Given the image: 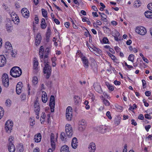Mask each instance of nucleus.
Wrapping results in <instances>:
<instances>
[{
	"label": "nucleus",
	"instance_id": "20",
	"mask_svg": "<svg viewBox=\"0 0 152 152\" xmlns=\"http://www.w3.org/2000/svg\"><path fill=\"white\" fill-rule=\"evenodd\" d=\"M33 62V69L36 71H37L38 69L37 66L38 65L39 62L36 58H34Z\"/></svg>",
	"mask_w": 152,
	"mask_h": 152
},
{
	"label": "nucleus",
	"instance_id": "21",
	"mask_svg": "<svg viewBox=\"0 0 152 152\" xmlns=\"http://www.w3.org/2000/svg\"><path fill=\"white\" fill-rule=\"evenodd\" d=\"M41 135L40 133H38L37 135H35L34 137V140L35 142H40L41 140Z\"/></svg>",
	"mask_w": 152,
	"mask_h": 152
},
{
	"label": "nucleus",
	"instance_id": "37",
	"mask_svg": "<svg viewBox=\"0 0 152 152\" xmlns=\"http://www.w3.org/2000/svg\"><path fill=\"white\" fill-rule=\"evenodd\" d=\"M80 99V97L77 96H75L74 97V100L75 103L76 104H77L79 103L78 100Z\"/></svg>",
	"mask_w": 152,
	"mask_h": 152
},
{
	"label": "nucleus",
	"instance_id": "51",
	"mask_svg": "<svg viewBox=\"0 0 152 152\" xmlns=\"http://www.w3.org/2000/svg\"><path fill=\"white\" fill-rule=\"evenodd\" d=\"M151 126L150 125H148L147 126H145V128L147 131L148 132L149 129L151 128Z\"/></svg>",
	"mask_w": 152,
	"mask_h": 152
},
{
	"label": "nucleus",
	"instance_id": "17",
	"mask_svg": "<svg viewBox=\"0 0 152 152\" xmlns=\"http://www.w3.org/2000/svg\"><path fill=\"white\" fill-rule=\"evenodd\" d=\"M41 36L40 33L37 34L36 37L35 43L36 45H38L40 43L41 40Z\"/></svg>",
	"mask_w": 152,
	"mask_h": 152
},
{
	"label": "nucleus",
	"instance_id": "11",
	"mask_svg": "<svg viewBox=\"0 0 152 152\" xmlns=\"http://www.w3.org/2000/svg\"><path fill=\"white\" fill-rule=\"evenodd\" d=\"M6 62V60L5 56L3 55H0V67L4 66Z\"/></svg>",
	"mask_w": 152,
	"mask_h": 152
},
{
	"label": "nucleus",
	"instance_id": "63",
	"mask_svg": "<svg viewBox=\"0 0 152 152\" xmlns=\"http://www.w3.org/2000/svg\"><path fill=\"white\" fill-rule=\"evenodd\" d=\"M109 55L110 57L113 60H115V57L113 54L110 53L109 54Z\"/></svg>",
	"mask_w": 152,
	"mask_h": 152
},
{
	"label": "nucleus",
	"instance_id": "64",
	"mask_svg": "<svg viewBox=\"0 0 152 152\" xmlns=\"http://www.w3.org/2000/svg\"><path fill=\"white\" fill-rule=\"evenodd\" d=\"M92 14L93 16L97 17L98 16V15L97 14V13L96 12H93Z\"/></svg>",
	"mask_w": 152,
	"mask_h": 152
},
{
	"label": "nucleus",
	"instance_id": "42",
	"mask_svg": "<svg viewBox=\"0 0 152 152\" xmlns=\"http://www.w3.org/2000/svg\"><path fill=\"white\" fill-rule=\"evenodd\" d=\"M66 137L65 133L64 132H62L61 134V139L63 141L65 139V137Z\"/></svg>",
	"mask_w": 152,
	"mask_h": 152
},
{
	"label": "nucleus",
	"instance_id": "52",
	"mask_svg": "<svg viewBox=\"0 0 152 152\" xmlns=\"http://www.w3.org/2000/svg\"><path fill=\"white\" fill-rule=\"evenodd\" d=\"M138 118L139 119H140L141 120H142L144 118V117L142 114H140L138 116Z\"/></svg>",
	"mask_w": 152,
	"mask_h": 152
},
{
	"label": "nucleus",
	"instance_id": "39",
	"mask_svg": "<svg viewBox=\"0 0 152 152\" xmlns=\"http://www.w3.org/2000/svg\"><path fill=\"white\" fill-rule=\"evenodd\" d=\"M50 30L49 28H48V30L47 32L46 33V37L47 38V39H49L50 37Z\"/></svg>",
	"mask_w": 152,
	"mask_h": 152
},
{
	"label": "nucleus",
	"instance_id": "54",
	"mask_svg": "<svg viewBox=\"0 0 152 152\" xmlns=\"http://www.w3.org/2000/svg\"><path fill=\"white\" fill-rule=\"evenodd\" d=\"M13 139L14 138L13 137H12V136L10 137L9 139V143H13L12 142V141H13Z\"/></svg>",
	"mask_w": 152,
	"mask_h": 152
},
{
	"label": "nucleus",
	"instance_id": "44",
	"mask_svg": "<svg viewBox=\"0 0 152 152\" xmlns=\"http://www.w3.org/2000/svg\"><path fill=\"white\" fill-rule=\"evenodd\" d=\"M107 86L108 87L109 90L111 91H113V90L114 89V88L111 85H110L109 84H108V85H107Z\"/></svg>",
	"mask_w": 152,
	"mask_h": 152
},
{
	"label": "nucleus",
	"instance_id": "34",
	"mask_svg": "<svg viewBox=\"0 0 152 152\" xmlns=\"http://www.w3.org/2000/svg\"><path fill=\"white\" fill-rule=\"evenodd\" d=\"M134 56L132 54H131L128 57L129 60L131 61L132 62H133L134 61Z\"/></svg>",
	"mask_w": 152,
	"mask_h": 152
},
{
	"label": "nucleus",
	"instance_id": "28",
	"mask_svg": "<svg viewBox=\"0 0 152 152\" xmlns=\"http://www.w3.org/2000/svg\"><path fill=\"white\" fill-rule=\"evenodd\" d=\"M86 122L85 120H82L79 122V125H81L84 126L83 127H82V129H84V126L86 124Z\"/></svg>",
	"mask_w": 152,
	"mask_h": 152
},
{
	"label": "nucleus",
	"instance_id": "26",
	"mask_svg": "<svg viewBox=\"0 0 152 152\" xmlns=\"http://www.w3.org/2000/svg\"><path fill=\"white\" fill-rule=\"evenodd\" d=\"M47 26L46 23L44 18H42L41 21V27L42 29L45 28Z\"/></svg>",
	"mask_w": 152,
	"mask_h": 152
},
{
	"label": "nucleus",
	"instance_id": "48",
	"mask_svg": "<svg viewBox=\"0 0 152 152\" xmlns=\"http://www.w3.org/2000/svg\"><path fill=\"white\" fill-rule=\"evenodd\" d=\"M142 83L143 87L144 88L146 87V82L144 80H142Z\"/></svg>",
	"mask_w": 152,
	"mask_h": 152
},
{
	"label": "nucleus",
	"instance_id": "31",
	"mask_svg": "<svg viewBox=\"0 0 152 152\" xmlns=\"http://www.w3.org/2000/svg\"><path fill=\"white\" fill-rule=\"evenodd\" d=\"M72 108L71 107L69 106L67 107L66 109V113H69V114H72Z\"/></svg>",
	"mask_w": 152,
	"mask_h": 152
},
{
	"label": "nucleus",
	"instance_id": "32",
	"mask_svg": "<svg viewBox=\"0 0 152 152\" xmlns=\"http://www.w3.org/2000/svg\"><path fill=\"white\" fill-rule=\"evenodd\" d=\"M32 82L33 84L35 85L36 84H37L38 83V79L37 77H34L33 78V80H32Z\"/></svg>",
	"mask_w": 152,
	"mask_h": 152
},
{
	"label": "nucleus",
	"instance_id": "3",
	"mask_svg": "<svg viewBox=\"0 0 152 152\" xmlns=\"http://www.w3.org/2000/svg\"><path fill=\"white\" fill-rule=\"evenodd\" d=\"M3 85L6 87L8 86L9 80L8 75L6 73L4 74L2 77Z\"/></svg>",
	"mask_w": 152,
	"mask_h": 152
},
{
	"label": "nucleus",
	"instance_id": "57",
	"mask_svg": "<svg viewBox=\"0 0 152 152\" xmlns=\"http://www.w3.org/2000/svg\"><path fill=\"white\" fill-rule=\"evenodd\" d=\"M39 55L40 56V58H43V51H41V52H39Z\"/></svg>",
	"mask_w": 152,
	"mask_h": 152
},
{
	"label": "nucleus",
	"instance_id": "10",
	"mask_svg": "<svg viewBox=\"0 0 152 152\" xmlns=\"http://www.w3.org/2000/svg\"><path fill=\"white\" fill-rule=\"evenodd\" d=\"M21 12L23 16L25 18H27L29 16V12L26 8H23L21 10Z\"/></svg>",
	"mask_w": 152,
	"mask_h": 152
},
{
	"label": "nucleus",
	"instance_id": "2",
	"mask_svg": "<svg viewBox=\"0 0 152 152\" xmlns=\"http://www.w3.org/2000/svg\"><path fill=\"white\" fill-rule=\"evenodd\" d=\"M44 67L43 68V72L44 74H46V79H48L51 75L52 72L51 67L48 64V62L46 63L44 61Z\"/></svg>",
	"mask_w": 152,
	"mask_h": 152
},
{
	"label": "nucleus",
	"instance_id": "14",
	"mask_svg": "<svg viewBox=\"0 0 152 152\" xmlns=\"http://www.w3.org/2000/svg\"><path fill=\"white\" fill-rule=\"evenodd\" d=\"M50 141L51 145L53 149H55V136L53 134L51 133L50 135Z\"/></svg>",
	"mask_w": 152,
	"mask_h": 152
},
{
	"label": "nucleus",
	"instance_id": "29",
	"mask_svg": "<svg viewBox=\"0 0 152 152\" xmlns=\"http://www.w3.org/2000/svg\"><path fill=\"white\" fill-rule=\"evenodd\" d=\"M6 28L7 31H10L12 29V25L9 23H7L6 24Z\"/></svg>",
	"mask_w": 152,
	"mask_h": 152
},
{
	"label": "nucleus",
	"instance_id": "33",
	"mask_svg": "<svg viewBox=\"0 0 152 152\" xmlns=\"http://www.w3.org/2000/svg\"><path fill=\"white\" fill-rule=\"evenodd\" d=\"M102 15H101V17H102L101 20H103L104 22H107V20L106 19L107 17L106 15L104 14H102Z\"/></svg>",
	"mask_w": 152,
	"mask_h": 152
},
{
	"label": "nucleus",
	"instance_id": "35",
	"mask_svg": "<svg viewBox=\"0 0 152 152\" xmlns=\"http://www.w3.org/2000/svg\"><path fill=\"white\" fill-rule=\"evenodd\" d=\"M4 114V111L3 108L0 107V119L2 117Z\"/></svg>",
	"mask_w": 152,
	"mask_h": 152
},
{
	"label": "nucleus",
	"instance_id": "62",
	"mask_svg": "<svg viewBox=\"0 0 152 152\" xmlns=\"http://www.w3.org/2000/svg\"><path fill=\"white\" fill-rule=\"evenodd\" d=\"M143 101L144 104V105L145 107H148L149 106V104L147 102H145V100L143 99Z\"/></svg>",
	"mask_w": 152,
	"mask_h": 152
},
{
	"label": "nucleus",
	"instance_id": "49",
	"mask_svg": "<svg viewBox=\"0 0 152 152\" xmlns=\"http://www.w3.org/2000/svg\"><path fill=\"white\" fill-rule=\"evenodd\" d=\"M145 118L148 119H151V117L148 114H145Z\"/></svg>",
	"mask_w": 152,
	"mask_h": 152
},
{
	"label": "nucleus",
	"instance_id": "40",
	"mask_svg": "<svg viewBox=\"0 0 152 152\" xmlns=\"http://www.w3.org/2000/svg\"><path fill=\"white\" fill-rule=\"evenodd\" d=\"M140 56L142 57L143 60L145 62L147 63H148V60L146 58L144 57L143 54L142 53H140Z\"/></svg>",
	"mask_w": 152,
	"mask_h": 152
},
{
	"label": "nucleus",
	"instance_id": "50",
	"mask_svg": "<svg viewBox=\"0 0 152 152\" xmlns=\"http://www.w3.org/2000/svg\"><path fill=\"white\" fill-rule=\"evenodd\" d=\"M145 93V95L146 96H149L151 95V93L150 91H146Z\"/></svg>",
	"mask_w": 152,
	"mask_h": 152
},
{
	"label": "nucleus",
	"instance_id": "46",
	"mask_svg": "<svg viewBox=\"0 0 152 152\" xmlns=\"http://www.w3.org/2000/svg\"><path fill=\"white\" fill-rule=\"evenodd\" d=\"M106 115L108 117L109 119H111L112 118L110 115V113L109 111H107L106 113Z\"/></svg>",
	"mask_w": 152,
	"mask_h": 152
},
{
	"label": "nucleus",
	"instance_id": "24",
	"mask_svg": "<svg viewBox=\"0 0 152 152\" xmlns=\"http://www.w3.org/2000/svg\"><path fill=\"white\" fill-rule=\"evenodd\" d=\"M145 15L147 18H152V12L150 11H147L144 13Z\"/></svg>",
	"mask_w": 152,
	"mask_h": 152
},
{
	"label": "nucleus",
	"instance_id": "7",
	"mask_svg": "<svg viewBox=\"0 0 152 152\" xmlns=\"http://www.w3.org/2000/svg\"><path fill=\"white\" fill-rule=\"evenodd\" d=\"M55 105V97L54 96L51 95L50 101L49 106L52 112H53L54 111Z\"/></svg>",
	"mask_w": 152,
	"mask_h": 152
},
{
	"label": "nucleus",
	"instance_id": "12",
	"mask_svg": "<svg viewBox=\"0 0 152 152\" xmlns=\"http://www.w3.org/2000/svg\"><path fill=\"white\" fill-rule=\"evenodd\" d=\"M94 86L95 90L101 94L103 92L100 86L98 83H94Z\"/></svg>",
	"mask_w": 152,
	"mask_h": 152
},
{
	"label": "nucleus",
	"instance_id": "15",
	"mask_svg": "<svg viewBox=\"0 0 152 152\" xmlns=\"http://www.w3.org/2000/svg\"><path fill=\"white\" fill-rule=\"evenodd\" d=\"M77 140L75 137L73 138L71 143V145L72 148L74 149L77 148Z\"/></svg>",
	"mask_w": 152,
	"mask_h": 152
},
{
	"label": "nucleus",
	"instance_id": "41",
	"mask_svg": "<svg viewBox=\"0 0 152 152\" xmlns=\"http://www.w3.org/2000/svg\"><path fill=\"white\" fill-rule=\"evenodd\" d=\"M102 41L103 43L105 44H109V41L108 39L106 37H104L102 39Z\"/></svg>",
	"mask_w": 152,
	"mask_h": 152
},
{
	"label": "nucleus",
	"instance_id": "16",
	"mask_svg": "<svg viewBox=\"0 0 152 152\" xmlns=\"http://www.w3.org/2000/svg\"><path fill=\"white\" fill-rule=\"evenodd\" d=\"M8 146L9 152H14L15 151V148L13 143H9Z\"/></svg>",
	"mask_w": 152,
	"mask_h": 152
},
{
	"label": "nucleus",
	"instance_id": "38",
	"mask_svg": "<svg viewBox=\"0 0 152 152\" xmlns=\"http://www.w3.org/2000/svg\"><path fill=\"white\" fill-rule=\"evenodd\" d=\"M112 35L113 36H120V34L118 31L115 30L112 32Z\"/></svg>",
	"mask_w": 152,
	"mask_h": 152
},
{
	"label": "nucleus",
	"instance_id": "56",
	"mask_svg": "<svg viewBox=\"0 0 152 152\" xmlns=\"http://www.w3.org/2000/svg\"><path fill=\"white\" fill-rule=\"evenodd\" d=\"M115 107L117 109H119L120 110H121L122 109V107L117 104H115Z\"/></svg>",
	"mask_w": 152,
	"mask_h": 152
},
{
	"label": "nucleus",
	"instance_id": "23",
	"mask_svg": "<svg viewBox=\"0 0 152 152\" xmlns=\"http://www.w3.org/2000/svg\"><path fill=\"white\" fill-rule=\"evenodd\" d=\"M43 94H42V101L44 103H46L48 100V97L47 94L45 92L43 91Z\"/></svg>",
	"mask_w": 152,
	"mask_h": 152
},
{
	"label": "nucleus",
	"instance_id": "22",
	"mask_svg": "<svg viewBox=\"0 0 152 152\" xmlns=\"http://www.w3.org/2000/svg\"><path fill=\"white\" fill-rule=\"evenodd\" d=\"M69 148L68 146L64 145L61 146L60 152H69Z\"/></svg>",
	"mask_w": 152,
	"mask_h": 152
},
{
	"label": "nucleus",
	"instance_id": "6",
	"mask_svg": "<svg viewBox=\"0 0 152 152\" xmlns=\"http://www.w3.org/2000/svg\"><path fill=\"white\" fill-rule=\"evenodd\" d=\"M13 123L10 121H7L5 124V129L7 132L10 133L12 129Z\"/></svg>",
	"mask_w": 152,
	"mask_h": 152
},
{
	"label": "nucleus",
	"instance_id": "1",
	"mask_svg": "<svg viewBox=\"0 0 152 152\" xmlns=\"http://www.w3.org/2000/svg\"><path fill=\"white\" fill-rule=\"evenodd\" d=\"M10 74V75L14 77H20L22 74V70L19 67L14 66L11 69Z\"/></svg>",
	"mask_w": 152,
	"mask_h": 152
},
{
	"label": "nucleus",
	"instance_id": "36",
	"mask_svg": "<svg viewBox=\"0 0 152 152\" xmlns=\"http://www.w3.org/2000/svg\"><path fill=\"white\" fill-rule=\"evenodd\" d=\"M12 21L14 22H15V21H16V23H19V18L18 16H17V15H16V16L14 18V17H13L12 18Z\"/></svg>",
	"mask_w": 152,
	"mask_h": 152
},
{
	"label": "nucleus",
	"instance_id": "8",
	"mask_svg": "<svg viewBox=\"0 0 152 152\" xmlns=\"http://www.w3.org/2000/svg\"><path fill=\"white\" fill-rule=\"evenodd\" d=\"M34 110L36 115L39 114V112L40 110V107L37 99H36L34 102Z\"/></svg>",
	"mask_w": 152,
	"mask_h": 152
},
{
	"label": "nucleus",
	"instance_id": "47",
	"mask_svg": "<svg viewBox=\"0 0 152 152\" xmlns=\"http://www.w3.org/2000/svg\"><path fill=\"white\" fill-rule=\"evenodd\" d=\"M147 7L149 10H152V3L148 4L147 5Z\"/></svg>",
	"mask_w": 152,
	"mask_h": 152
},
{
	"label": "nucleus",
	"instance_id": "60",
	"mask_svg": "<svg viewBox=\"0 0 152 152\" xmlns=\"http://www.w3.org/2000/svg\"><path fill=\"white\" fill-rule=\"evenodd\" d=\"M132 41L131 39L128 40L126 42V44L128 45H130L132 43Z\"/></svg>",
	"mask_w": 152,
	"mask_h": 152
},
{
	"label": "nucleus",
	"instance_id": "45",
	"mask_svg": "<svg viewBox=\"0 0 152 152\" xmlns=\"http://www.w3.org/2000/svg\"><path fill=\"white\" fill-rule=\"evenodd\" d=\"M6 105L7 106H10L11 104V101L10 99H7L5 102Z\"/></svg>",
	"mask_w": 152,
	"mask_h": 152
},
{
	"label": "nucleus",
	"instance_id": "30",
	"mask_svg": "<svg viewBox=\"0 0 152 152\" xmlns=\"http://www.w3.org/2000/svg\"><path fill=\"white\" fill-rule=\"evenodd\" d=\"M42 16L45 17L46 18L47 17V11L44 9H42Z\"/></svg>",
	"mask_w": 152,
	"mask_h": 152
},
{
	"label": "nucleus",
	"instance_id": "58",
	"mask_svg": "<svg viewBox=\"0 0 152 152\" xmlns=\"http://www.w3.org/2000/svg\"><path fill=\"white\" fill-rule=\"evenodd\" d=\"M114 84L116 85H119L120 84V82L119 81H118L116 80L114 81Z\"/></svg>",
	"mask_w": 152,
	"mask_h": 152
},
{
	"label": "nucleus",
	"instance_id": "59",
	"mask_svg": "<svg viewBox=\"0 0 152 152\" xmlns=\"http://www.w3.org/2000/svg\"><path fill=\"white\" fill-rule=\"evenodd\" d=\"M54 22L57 24L59 25L60 24V21L57 19H55L54 20Z\"/></svg>",
	"mask_w": 152,
	"mask_h": 152
},
{
	"label": "nucleus",
	"instance_id": "9",
	"mask_svg": "<svg viewBox=\"0 0 152 152\" xmlns=\"http://www.w3.org/2000/svg\"><path fill=\"white\" fill-rule=\"evenodd\" d=\"M22 84L20 82H18L16 86V92L17 94L19 95L22 91Z\"/></svg>",
	"mask_w": 152,
	"mask_h": 152
},
{
	"label": "nucleus",
	"instance_id": "53",
	"mask_svg": "<svg viewBox=\"0 0 152 152\" xmlns=\"http://www.w3.org/2000/svg\"><path fill=\"white\" fill-rule=\"evenodd\" d=\"M21 98L23 100H24L26 98V96L24 94H23L21 95L20 96Z\"/></svg>",
	"mask_w": 152,
	"mask_h": 152
},
{
	"label": "nucleus",
	"instance_id": "5",
	"mask_svg": "<svg viewBox=\"0 0 152 152\" xmlns=\"http://www.w3.org/2000/svg\"><path fill=\"white\" fill-rule=\"evenodd\" d=\"M135 31L137 33L142 35H145L147 32L145 28L142 26L137 27Z\"/></svg>",
	"mask_w": 152,
	"mask_h": 152
},
{
	"label": "nucleus",
	"instance_id": "13",
	"mask_svg": "<svg viewBox=\"0 0 152 152\" xmlns=\"http://www.w3.org/2000/svg\"><path fill=\"white\" fill-rule=\"evenodd\" d=\"M98 130L101 133H104L107 131V129L105 126L101 125L98 127Z\"/></svg>",
	"mask_w": 152,
	"mask_h": 152
},
{
	"label": "nucleus",
	"instance_id": "19",
	"mask_svg": "<svg viewBox=\"0 0 152 152\" xmlns=\"http://www.w3.org/2000/svg\"><path fill=\"white\" fill-rule=\"evenodd\" d=\"M96 146L94 143L93 142L91 143L88 147V148L90 150V152H94L96 149Z\"/></svg>",
	"mask_w": 152,
	"mask_h": 152
},
{
	"label": "nucleus",
	"instance_id": "25",
	"mask_svg": "<svg viewBox=\"0 0 152 152\" xmlns=\"http://www.w3.org/2000/svg\"><path fill=\"white\" fill-rule=\"evenodd\" d=\"M5 48L8 50H10L12 48L11 44L9 42H6L5 44Z\"/></svg>",
	"mask_w": 152,
	"mask_h": 152
},
{
	"label": "nucleus",
	"instance_id": "43",
	"mask_svg": "<svg viewBox=\"0 0 152 152\" xmlns=\"http://www.w3.org/2000/svg\"><path fill=\"white\" fill-rule=\"evenodd\" d=\"M103 102L105 105L107 106H109L110 105V103L109 101L107 99H104Z\"/></svg>",
	"mask_w": 152,
	"mask_h": 152
},
{
	"label": "nucleus",
	"instance_id": "4",
	"mask_svg": "<svg viewBox=\"0 0 152 152\" xmlns=\"http://www.w3.org/2000/svg\"><path fill=\"white\" fill-rule=\"evenodd\" d=\"M65 131L67 137H71L72 136L73 134L72 129L70 124H67L66 125Z\"/></svg>",
	"mask_w": 152,
	"mask_h": 152
},
{
	"label": "nucleus",
	"instance_id": "55",
	"mask_svg": "<svg viewBox=\"0 0 152 152\" xmlns=\"http://www.w3.org/2000/svg\"><path fill=\"white\" fill-rule=\"evenodd\" d=\"M132 124L134 125V126H136L137 125V124L136 122H135V120L134 119H132L131 120Z\"/></svg>",
	"mask_w": 152,
	"mask_h": 152
},
{
	"label": "nucleus",
	"instance_id": "61",
	"mask_svg": "<svg viewBox=\"0 0 152 152\" xmlns=\"http://www.w3.org/2000/svg\"><path fill=\"white\" fill-rule=\"evenodd\" d=\"M11 55L12 57H15V55H16V52L14 51L13 50L11 51Z\"/></svg>",
	"mask_w": 152,
	"mask_h": 152
},
{
	"label": "nucleus",
	"instance_id": "27",
	"mask_svg": "<svg viewBox=\"0 0 152 152\" xmlns=\"http://www.w3.org/2000/svg\"><path fill=\"white\" fill-rule=\"evenodd\" d=\"M72 114H69V113H66V119L68 121H71L72 118Z\"/></svg>",
	"mask_w": 152,
	"mask_h": 152
},
{
	"label": "nucleus",
	"instance_id": "18",
	"mask_svg": "<svg viewBox=\"0 0 152 152\" xmlns=\"http://www.w3.org/2000/svg\"><path fill=\"white\" fill-rule=\"evenodd\" d=\"M81 59L83 61V63L84 64V67L86 68H88L89 65L87 58L85 56H83V57L82 56Z\"/></svg>",
	"mask_w": 152,
	"mask_h": 152
}]
</instances>
